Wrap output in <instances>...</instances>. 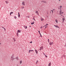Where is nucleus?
<instances>
[{"label":"nucleus","instance_id":"obj_1","mask_svg":"<svg viewBox=\"0 0 66 66\" xmlns=\"http://www.w3.org/2000/svg\"><path fill=\"white\" fill-rule=\"evenodd\" d=\"M44 48V47H43V46L41 47H40V50H39V51H41V50H43Z\"/></svg>","mask_w":66,"mask_h":66},{"label":"nucleus","instance_id":"obj_2","mask_svg":"<svg viewBox=\"0 0 66 66\" xmlns=\"http://www.w3.org/2000/svg\"><path fill=\"white\" fill-rule=\"evenodd\" d=\"M54 27H56V28H59V29H60V27H59L58 26H57V25H54Z\"/></svg>","mask_w":66,"mask_h":66},{"label":"nucleus","instance_id":"obj_3","mask_svg":"<svg viewBox=\"0 0 66 66\" xmlns=\"http://www.w3.org/2000/svg\"><path fill=\"white\" fill-rule=\"evenodd\" d=\"M11 58H12V59H11L12 60H14L15 59V58L14 57V55H13L12 56H11Z\"/></svg>","mask_w":66,"mask_h":66},{"label":"nucleus","instance_id":"obj_4","mask_svg":"<svg viewBox=\"0 0 66 66\" xmlns=\"http://www.w3.org/2000/svg\"><path fill=\"white\" fill-rule=\"evenodd\" d=\"M33 50H29V53H30V52H33Z\"/></svg>","mask_w":66,"mask_h":66},{"label":"nucleus","instance_id":"obj_5","mask_svg":"<svg viewBox=\"0 0 66 66\" xmlns=\"http://www.w3.org/2000/svg\"><path fill=\"white\" fill-rule=\"evenodd\" d=\"M22 4L23 5H25V3L24 2H23L22 3Z\"/></svg>","mask_w":66,"mask_h":66},{"label":"nucleus","instance_id":"obj_6","mask_svg":"<svg viewBox=\"0 0 66 66\" xmlns=\"http://www.w3.org/2000/svg\"><path fill=\"white\" fill-rule=\"evenodd\" d=\"M53 43L52 42H50V45H53Z\"/></svg>","mask_w":66,"mask_h":66},{"label":"nucleus","instance_id":"obj_7","mask_svg":"<svg viewBox=\"0 0 66 66\" xmlns=\"http://www.w3.org/2000/svg\"><path fill=\"white\" fill-rule=\"evenodd\" d=\"M41 2H43V3H46V2L45 1H41Z\"/></svg>","mask_w":66,"mask_h":66},{"label":"nucleus","instance_id":"obj_8","mask_svg":"<svg viewBox=\"0 0 66 66\" xmlns=\"http://www.w3.org/2000/svg\"><path fill=\"white\" fill-rule=\"evenodd\" d=\"M38 32L39 33V34H40V36L41 37H42V35H41V34H40V31H38Z\"/></svg>","mask_w":66,"mask_h":66},{"label":"nucleus","instance_id":"obj_9","mask_svg":"<svg viewBox=\"0 0 66 66\" xmlns=\"http://www.w3.org/2000/svg\"><path fill=\"white\" fill-rule=\"evenodd\" d=\"M41 18V21H43V20H44V19H43V18Z\"/></svg>","mask_w":66,"mask_h":66},{"label":"nucleus","instance_id":"obj_10","mask_svg":"<svg viewBox=\"0 0 66 66\" xmlns=\"http://www.w3.org/2000/svg\"><path fill=\"white\" fill-rule=\"evenodd\" d=\"M35 50L36 51V54H37L38 53V51H37V50H36L35 49Z\"/></svg>","mask_w":66,"mask_h":66},{"label":"nucleus","instance_id":"obj_11","mask_svg":"<svg viewBox=\"0 0 66 66\" xmlns=\"http://www.w3.org/2000/svg\"><path fill=\"white\" fill-rule=\"evenodd\" d=\"M23 27L24 28H25V29H27V26H26L25 25Z\"/></svg>","mask_w":66,"mask_h":66},{"label":"nucleus","instance_id":"obj_12","mask_svg":"<svg viewBox=\"0 0 66 66\" xmlns=\"http://www.w3.org/2000/svg\"><path fill=\"white\" fill-rule=\"evenodd\" d=\"M55 22H56V23H58V21H57V19H56L55 20Z\"/></svg>","mask_w":66,"mask_h":66},{"label":"nucleus","instance_id":"obj_13","mask_svg":"<svg viewBox=\"0 0 66 66\" xmlns=\"http://www.w3.org/2000/svg\"><path fill=\"white\" fill-rule=\"evenodd\" d=\"M18 17H20V14H19V13L18 12Z\"/></svg>","mask_w":66,"mask_h":66},{"label":"nucleus","instance_id":"obj_14","mask_svg":"<svg viewBox=\"0 0 66 66\" xmlns=\"http://www.w3.org/2000/svg\"><path fill=\"white\" fill-rule=\"evenodd\" d=\"M18 32H17V33H18V32H19V33H20V32H21L20 31H19V30H18Z\"/></svg>","mask_w":66,"mask_h":66},{"label":"nucleus","instance_id":"obj_15","mask_svg":"<svg viewBox=\"0 0 66 66\" xmlns=\"http://www.w3.org/2000/svg\"><path fill=\"white\" fill-rule=\"evenodd\" d=\"M60 14L61 15H62L61 14H62V13H62V11H60Z\"/></svg>","mask_w":66,"mask_h":66},{"label":"nucleus","instance_id":"obj_16","mask_svg":"<svg viewBox=\"0 0 66 66\" xmlns=\"http://www.w3.org/2000/svg\"><path fill=\"white\" fill-rule=\"evenodd\" d=\"M16 59V60H19V59H18V57H16L15 58Z\"/></svg>","mask_w":66,"mask_h":66},{"label":"nucleus","instance_id":"obj_17","mask_svg":"<svg viewBox=\"0 0 66 66\" xmlns=\"http://www.w3.org/2000/svg\"><path fill=\"white\" fill-rule=\"evenodd\" d=\"M34 22H31V24H32V25L33 24H34Z\"/></svg>","mask_w":66,"mask_h":66},{"label":"nucleus","instance_id":"obj_18","mask_svg":"<svg viewBox=\"0 0 66 66\" xmlns=\"http://www.w3.org/2000/svg\"><path fill=\"white\" fill-rule=\"evenodd\" d=\"M5 2L6 4H7V3H9L7 1H6Z\"/></svg>","mask_w":66,"mask_h":66},{"label":"nucleus","instance_id":"obj_19","mask_svg":"<svg viewBox=\"0 0 66 66\" xmlns=\"http://www.w3.org/2000/svg\"><path fill=\"white\" fill-rule=\"evenodd\" d=\"M51 64V63H50L48 64V66H51V65H50Z\"/></svg>","mask_w":66,"mask_h":66},{"label":"nucleus","instance_id":"obj_20","mask_svg":"<svg viewBox=\"0 0 66 66\" xmlns=\"http://www.w3.org/2000/svg\"><path fill=\"white\" fill-rule=\"evenodd\" d=\"M13 40L14 42H15L16 41V39L15 38H13Z\"/></svg>","mask_w":66,"mask_h":66},{"label":"nucleus","instance_id":"obj_21","mask_svg":"<svg viewBox=\"0 0 66 66\" xmlns=\"http://www.w3.org/2000/svg\"><path fill=\"white\" fill-rule=\"evenodd\" d=\"M20 64H21V63H22V61H20Z\"/></svg>","mask_w":66,"mask_h":66},{"label":"nucleus","instance_id":"obj_22","mask_svg":"<svg viewBox=\"0 0 66 66\" xmlns=\"http://www.w3.org/2000/svg\"><path fill=\"white\" fill-rule=\"evenodd\" d=\"M14 18L15 19H16V18H17V17H16V16H14Z\"/></svg>","mask_w":66,"mask_h":66},{"label":"nucleus","instance_id":"obj_23","mask_svg":"<svg viewBox=\"0 0 66 66\" xmlns=\"http://www.w3.org/2000/svg\"><path fill=\"white\" fill-rule=\"evenodd\" d=\"M64 20H65V19L64 18H63L62 19L63 21H64Z\"/></svg>","mask_w":66,"mask_h":66},{"label":"nucleus","instance_id":"obj_24","mask_svg":"<svg viewBox=\"0 0 66 66\" xmlns=\"http://www.w3.org/2000/svg\"><path fill=\"white\" fill-rule=\"evenodd\" d=\"M38 62V60H37L36 62V64H37V62Z\"/></svg>","mask_w":66,"mask_h":66},{"label":"nucleus","instance_id":"obj_25","mask_svg":"<svg viewBox=\"0 0 66 66\" xmlns=\"http://www.w3.org/2000/svg\"><path fill=\"white\" fill-rule=\"evenodd\" d=\"M48 26V24H46L45 26Z\"/></svg>","mask_w":66,"mask_h":66},{"label":"nucleus","instance_id":"obj_26","mask_svg":"<svg viewBox=\"0 0 66 66\" xmlns=\"http://www.w3.org/2000/svg\"><path fill=\"white\" fill-rule=\"evenodd\" d=\"M17 36H18V33L17 32Z\"/></svg>","mask_w":66,"mask_h":66},{"label":"nucleus","instance_id":"obj_27","mask_svg":"<svg viewBox=\"0 0 66 66\" xmlns=\"http://www.w3.org/2000/svg\"><path fill=\"white\" fill-rule=\"evenodd\" d=\"M45 56L46 57H47V56H46V55H45Z\"/></svg>","mask_w":66,"mask_h":66},{"label":"nucleus","instance_id":"obj_28","mask_svg":"<svg viewBox=\"0 0 66 66\" xmlns=\"http://www.w3.org/2000/svg\"><path fill=\"white\" fill-rule=\"evenodd\" d=\"M24 7H22V9H24Z\"/></svg>","mask_w":66,"mask_h":66},{"label":"nucleus","instance_id":"obj_29","mask_svg":"<svg viewBox=\"0 0 66 66\" xmlns=\"http://www.w3.org/2000/svg\"><path fill=\"white\" fill-rule=\"evenodd\" d=\"M13 12H11L10 13V14H13Z\"/></svg>","mask_w":66,"mask_h":66},{"label":"nucleus","instance_id":"obj_30","mask_svg":"<svg viewBox=\"0 0 66 66\" xmlns=\"http://www.w3.org/2000/svg\"><path fill=\"white\" fill-rule=\"evenodd\" d=\"M4 30L5 31H6V29H5V28H4Z\"/></svg>","mask_w":66,"mask_h":66},{"label":"nucleus","instance_id":"obj_31","mask_svg":"<svg viewBox=\"0 0 66 66\" xmlns=\"http://www.w3.org/2000/svg\"><path fill=\"white\" fill-rule=\"evenodd\" d=\"M48 43H49V42H50L49 39H48Z\"/></svg>","mask_w":66,"mask_h":66},{"label":"nucleus","instance_id":"obj_32","mask_svg":"<svg viewBox=\"0 0 66 66\" xmlns=\"http://www.w3.org/2000/svg\"><path fill=\"white\" fill-rule=\"evenodd\" d=\"M60 11H62V9H61V8H60Z\"/></svg>","mask_w":66,"mask_h":66},{"label":"nucleus","instance_id":"obj_33","mask_svg":"<svg viewBox=\"0 0 66 66\" xmlns=\"http://www.w3.org/2000/svg\"><path fill=\"white\" fill-rule=\"evenodd\" d=\"M60 9H61V7H62V6H60Z\"/></svg>","mask_w":66,"mask_h":66},{"label":"nucleus","instance_id":"obj_34","mask_svg":"<svg viewBox=\"0 0 66 66\" xmlns=\"http://www.w3.org/2000/svg\"><path fill=\"white\" fill-rule=\"evenodd\" d=\"M48 28V27L47 26H46L45 27V28Z\"/></svg>","mask_w":66,"mask_h":66},{"label":"nucleus","instance_id":"obj_35","mask_svg":"<svg viewBox=\"0 0 66 66\" xmlns=\"http://www.w3.org/2000/svg\"><path fill=\"white\" fill-rule=\"evenodd\" d=\"M36 13H38V11H37L36 12Z\"/></svg>","mask_w":66,"mask_h":66},{"label":"nucleus","instance_id":"obj_36","mask_svg":"<svg viewBox=\"0 0 66 66\" xmlns=\"http://www.w3.org/2000/svg\"><path fill=\"white\" fill-rule=\"evenodd\" d=\"M29 43H32V42L31 41Z\"/></svg>","mask_w":66,"mask_h":66},{"label":"nucleus","instance_id":"obj_37","mask_svg":"<svg viewBox=\"0 0 66 66\" xmlns=\"http://www.w3.org/2000/svg\"><path fill=\"white\" fill-rule=\"evenodd\" d=\"M61 14H64V12H61Z\"/></svg>","mask_w":66,"mask_h":66},{"label":"nucleus","instance_id":"obj_38","mask_svg":"<svg viewBox=\"0 0 66 66\" xmlns=\"http://www.w3.org/2000/svg\"><path fill=\"white\" fill-rule=\"evenodd\" d=\"M51 11L52 12V11L53 12V10H51Z\"/></svg>","mask_w":66,"mask_h":66},{"label":"nucleus","instance_id":"obj_39","mask_svg":"<svg viewBox=\"0 0 66 66\" xmlns=\"http://www.w3.org/2000/svg\"><path fill=\"white\" fill-rule=\"evenodd\" d=\"M37 15H39V14H38V13H37Z\"/></svg>","mask_w":66,"mask_h":66},{"label":"nucleus","instance_id":"obj_40","mask_svg":"<svg viewBox=\"0 0 66 66\" xmlns=\"http://www.w3.org/2000/svg\"><path fill=\"white\" fill-rule=\"evenodd\" d=\"M34 19V20L35 21V19H34H34Z\"/></svg>","mask_w":66,"mask_h":66},{"label":"nucleus","instance_id":"obj_41","mask_svg":"<svg viewBox=\"0 0 66 66\" xmlns=\"http://www.w3.org/2000/svg\"><path fill=\"white\" fill-rule=\"evenodd\" d=\"M44 27H45V26H44L43 27H42V28H44Z\"/></svg>","mask_w":66,"mask_h":66},{"label":"nucleus","instance_id":"obj_42","mask_svg":"<svg viewBox=\"0 0 66 66\" xmlns=\"http://www.w3.org/2000/svg\"><path fill=\"white\" fill-rule=\"evenodd\" d=\"M2 28H3V29H4V27H2Z\"/></svg>","mask_w":66,"mask_h":66},{"label":"nucleus","instance_id":"obj_43","mask_svg":"<svg viewBox=\"0 0 66 66\" xmlns=\"http://www.w3.org/2000/svg\"><path fill=\"white\" fill-rule=\"evenodd\" d=\"M43 54H44V55H46L45 54V53H43Z\"/></svg>","mask_w":66,"mask_h":66},{"label":"nucleus","instance_id":"obj_44","mask_svg":"<svg viewBox=\"0 0 66 66\" xmlns=\"http://www.w3.org/2000/svg\"><path fill=\"white\" fill-rule=\"evenodd\" d=\"M52 13L53 14V11H52Z\"/></svg>","mask_w":66,"mask_h":66},{"label":"nucleus","instance_id":"obj_45","mask_svg":"<svg viewBox=\"0 0 66 66\" xmlns=\"http://www.w3.org/2000/svg\"><path fill=\"white\" fill-rule=\"evenodd\" d=\"M16 66H18V64H17L16 65Z\"/></svg>","mask_w":66,"mask_h":66},{"label":"nucleus","instance_id":"obj_46","mask_svg":"<svg viewBox=\"0 0 66 66\" xmlns=\"http://www.w3.org/2000/svg\"><path fill=\"white\" fill-rule=\"evenodd\" d=\"M62 22H64V21H62Z\"/></svg>","mask_w":66,"mask_h":66},{"label":"nucleus","instance_id":"obj_47","mask_svg":"<svg viewBox=\"0 0 66 66\" xmlns=\"http://www.w3.org/2000/svg\"><path fill=\"white\" fill-rule=\"evenodd\" d=\"M10 15H11V14L10 13Z\"/></svg>","mask_w":66,"mask_h":66},{"label":"nucleus","instance_id":"obj_48","mask_svg":"<svg viewBox=\"0 0 66 66\" xmlns=\"http://www.w3.org/2000/svg\"><path fill=\"white\" fill-rule=\"evenodd\" d=\"M53 11H54V10H55V9H53Z\"/></svg>","mask_w":66,"mask_h":66},{"label":"nucleus","instance_id":"obj_49","mask_svg":"<svg viewBox=\"0 0 66 66\" xmlns=\"http://www.w3.org/2000/svg\"><path fill=\"white\" fill-rule=\"evenodd\" d=\"M61 16H62V14L61 13Z\"/></svg>","mask_w":66,"mask_h":66},{"label":"nucleus","instance_id":"obj_50","mask_svg":"<svg viewBox=\"0 0 66 66\" xmlns=\"http://www.w3.org/2000/svg\"><path fill=\"white\" fill-rule=\"evenodd\" d=\"M29 27H30V28H31V27L30 26H29Z\"/></svg>","mask_w":66,"mask_h":66},{"label":"nucleus","instance_id":"obj_51","mask_svg":"<svg viewBox=\"0 0 66 66\" xmlns=\"http://www.w3.org/2000/svg\"><path fill=\"white\" fill-rule=\"evenodd\" d=\"M40 28H43V27H41Z\"/></svg>","mask_w":66,"mask_h":66},{"label":"nucleus","instance_id":"obj_52","mask_svg":"<svg viewBox=\"0 0 66 66\" xmlns=\"http://www.w3.org/2000/svg\"><path fill=\"white\" fill-rule=\"evenodd\" d=\"M1 43H0V45H1Z\"/></svg>","mask_w":66,"mask_h":66},{"label":"nucleus","instance_id":"obj_53","mask_svg":"<svg viewBox=\"0 0 66 66\" xmlns=\"http://www.w3.org/2000/svg\"><path fill=\"white\" fill-rule=\"evenodd\" d=\"M61 1L60 0H59V1Z\"/></svg>","mask_w":66,"mask_h":66},{"label":"nucleus","instance_id":"obj_54","mask_svg":"<svg viewBox=\"0 0 66 66\" xmlns=\"http://www.w3.org/2000/svg\"><path fill=\"white\" fill-rule=\"evenodd\" d=\"M50 13H51V12H50Z\"/></svg>","mask_w":66,"mask_h":66},{"label":"nucleus","instance_id":"obj_55","mask_svg":"<svg viewBox=\"0 0 66 66\" xmlns=\"http://www.w3.org/2000/svg\"><path fill=\"white\" fill-rule=\"evenodd\" d=\"M48 13H47V14H48Z\"/></svg>","mask_w":66,"mask_h":66},{"label":"nucleus","instance_id":"obj_56","mask_svg":"<svg viewBox=\"0 0 66 66\" xmlns=\"http://www.w3.org/2000/svg\"><path fill=\"white\" fill-rule=\"evenodd\" d=\"M40 51H39V52H40Z\"/></svg>","mask_w":66,"mask_h":66}]
</instances>
